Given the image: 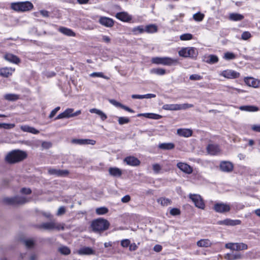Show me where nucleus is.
<instances>
[{
  "label": "nucleus",
  "mask_w": 260,
  "mask_h": 260,
  "mask_svg": "<svg viewBox=\"0 0 260 260\" xmlns=\"http://www.w3.org/2000/svg\"><path fill=\"white\" fill-rule=\"evenodd\" d=\"M26 156L27 154L25 152L20 150H14L7 153L5 157V161L9 164H13L23 160Z\"/></svg>",
  "instance_id": "obj_1"
},
{
  "label": "nucleus",
  "mask_w": 260,
  "mask_h": 260,
  "mask_svg": "<svg viewBox=\"0 0 260 260\" xmlns=\"http://www.w3.org/2000/svg\"><path fill=\"white\" fill-rule=\"evenodd\" d=\"M110 225L108 221L103 218H98L92 221L91 227L95 232H100L107 230Z\"/></svg>",
  "instance_id": "obj_2"
},
{
  "label": "nucleus",
  "mask_w": 260,
  "mask_h": 260,
  "mask_svg": "<svg viewBox=\"0 0 260 260\" xmlns=\"http://www.w3.org/2000/svg\"><path fill=\"white\" fill-rule=\"evenodd\" d=\"M33 5L31 3L26 1L24 2L12 3L11 8L17 12H25L31 10Z\"/></svg>",
  "instance_id": "obj_3"
},
{
  "label": "nucleus",
  "mask_w": 260,
  "mask_h": 260,
  "mask_svg": "<svg viewBox=\"0 0 260 260\" xmlns=\"http://www.w3.org/2000/svg\"><path fill=\"white\" fill-rule=\"evenodd\" d=\"M64 224L63 223H57L54 220L50 222H44L38 226L40 229H43L46 230H63Z\"/></svg>",
  "instance_id": "obj_4"
},
{
  "label": "nucleus",
  "mask_w": 260,
  "mask_h": 260,
  "mask_svg": "<svg viewBox=\"0 0 260 260\" xmlns=\"http://www.w3.org/2000/svg\"><path fill=\"white\" fill-rule=\"evenodd\" d=\"M151 62L153 63L157 64L171 66L177 63L178 62V60L168 57H155L152 58Z\"/></svg>",
  "instance_id": "obj_5"
},
{
  "label": "nucleus",
  "mask_w": 260,
  "mask_h": 260,
  "mask_svg": "<svg viewBox=\"0 0 260 260\" xmlns=\"http://www.w3.org/2000/svg\"><path fill=\"white\" fill-rule=\"evenodd\" d=\"M193 107L192 104L184 103L182 104H165L162 109L166 110L178 111L185 110Z\"/></svg>",
  "instance_id": "obj_6"
},
{
  "label": "nucleus",
  "mask_w": 260,
  "mask_h": 260,
  "mask_svg": "<svg viewBox=\"0 0 260 260\" xmlns=\"http://www.w3.org/2000/svg\"><path fill=\"white\" fill-rule=\"evenodd\" d=\"M4 201L8 205H17L25 204L28 202V200L24 197L16 196L13 198H6Z\"/></svg>",
  "instance_id": "obj_7"
},
{
  "label": "nucleus",
  "mask_w": 260,
  "mask_h": 260,
  "mask_svg": "<svg viewBox=\"0 0 260 260\" xmlns=\"http://www.w3.org/2000/svg\"><path fill=\"white\" fill-rule=\"evenodd\" d=\"M178 54L181 57L194 58L198 55V51L194 47H185L182 48L178 52Z\"/></svg>",
  "instance_id": "obj_8"
},
{
  "label": "nucleus",
  "mask_w": 260,
  "mask_h": 260,
  "mask_svg": "<svg viewBox=\"0 0 260 260\" xmlns=\"http://www.w3.org/2000/svg\"><path fill=\"white\" fill-rule=\"evenodd\" d=\"M225 247L233 251H240L246 250L248 246L243 243H228L225 244Z\"/></svg>",
  "instance_id": "obj_9"
},
{
  "label": "nucleus",
  "mask_w": 260,
  "mask_h": 260,
  "mask_svg": "<svg viewBox=\"0 0 260 260\" xmlns=\"http://www.w3.org/2000/svg\"><path fill=\"white\" fill-rule=\"evenodd\" d=\"M189 198L192 201L197 207L202 209H204L205 204L200 195L190 194Z\"/></svg>",
  "instance_id": "obj_10"
},
{
  "label": "nucleus",
  "mask_w": 260,
  "mask_h": 260,
  "mask_svg": "<svg viewBox=\"0 0 260 260\" xmlns=\"http://www.w3.org/2000/svg\"><path fill=\"white\" fill-rule=\"evenodd\" d=\"M213 209L216 212L223 213L229 212L231 210V207L227 204L218 203L214 205Z\"/></svg>",
  "instance_id": "obj_11"
},
{
  "label": "nucleus",
  "mask_w": 260,
  "mask_h": 260,
  "mask_svg": "<svg viewBox=\"0 0 260 260\" xmlns=\"http://www.w3.org/2000/svg\"><path fill=\"white\" fill-rule=\"evenodd\" d=\"M218 225H224L227 226H235L240 225L241 223V221L239 219H231L226 218L222 220H219L217 222Z\"/></svg>",
  "instance_id": "obj_12"
},
{
  "label": "nucleus",
  "mask_w": 260,
  "mask_h": 260,
  "mask_svg": "<svg viewBox=\"0 0 260 260\" xmlns=\"http://www.w3.org/2000/svg\"><path fill=\"white\" fill-rule=\"evenodd\" d=\"M219 75L228 79H235L240 76L239 73L232 70L223 71Z\"/></svg>",
  "instance_id": "obj_13"
},
{
  "label": "nucleus",
  "mask_w": 260,
  "mask_h": 260,
  "mask_svg": "<svg viewBox=\"0 0 260 260\" xmlns=\"http://www.w3.org/2000/svg\"><path fill=\"white\" fill-rule=\"evenodd\" d=\"M74 109L73 108H67L62 113L58 114L55 118V120L62 119V118H69L74 117Z\"/></svg>",
  "instance_id": "obj_14"
},
{
  "label": "nucleus",
  "mask_w": 260,
  "mask_h": 260,
  "mask_svg": "<svg viewBox=\"0 0 260 260\" xmlns=\"http://www.w3.org/2000/svg\"><path fill=\"white\" fill-rule=\"evenodd\" d=\"M48 173L51 175H54L58 177H63L67 176L69 172L68 170H62L53 168L48 169Z\"/></svg>",
  "instance_id": "obj_15"
},
{
  "label": "nucleus",
  "mask_w": 260,
  "mask_h": 260,
  "mask_svg": "<svg viewBox=\"0 0 260 260\" xmlns=\"http://www.w3.org/2000/svg\"><path fill=\"white\" fill-rule=\"evenodd\" d=\"M233 164L229 161H222L220 164V170L224 172H230L233 170Z\"/></svg>",
  "instance_id": "obj_16"
},
{
  "label": "nucleus",
  "mask_w": 260,
  "mask_h": 260,
  "mask_svg": "<svg viewBox=\"0 0 260 260\" xmlns=\"http://www.w3.org/2000/svg\"><path fill=\"white\" fill-rule=\"evenodd\" d=\"M99 22L101 25L107 27H111L114 25V21L112 19L105 16L101 17Z\"/></svg>",
  "instance_id": "obj_17"
},
{
  "label": "nucleus",
  "mask_w": 260,
  "mask_h": 260,
  "mask_svg": "<svg viewBox=\"0 0 260 260\" xmlns=\"http://www.w3.org/2000/svg\"><path fill=\"white\" fill-rule=\"evenodd\" d=\"M72 143L78 145H93L95 144V141L91 139H73L72 140Z\"/></svg>",
  "instance_id": "obj_18"
},
{
  "label": "nucleus",
  "mask_w": 260,
  "mask_h": 260,
  "mask_svg": "<svg viewBox=\"0 0 260 260\" xmlns=\"http://www.w3.org/2000/svg\"><path fill=\"white\" fill-rule=\"evenodd\" d=\"M177 167L184 173L190 174L192 172V168L188 164L184 162H178Z\"/></svg>",
  "instance_id": "obj_19"
},
{
  "label": "nucleus",
  "mask_w": 260,
  "mask_h": 260,
  "mask_svg": "<svg viewBox=\"0 0 260 260\" xmlns=\"http://www.w3.org/2000/svg\"><path fill=\"white\" fill-rule=\"evenodd\" d=\"M124 161L128 165L137 166L139 165L140 160L134 156H127L125 157Z\"/></svg>",
  "instance_id": "obj_20"
},
{
  "label": "nucleus",
  "mask_w": 260,
  "mask_h": 260,
  "mask_svg": "<svg viewBox=\"0 0 260 260\" xmlns=\"http://www.w3.org/2000/svg\"><path fill=\"white\" fill-rule=\"evenodd\" d=\"M15 71V69L12 68H2L0 69V75L4 77H8L12 75Z\"/></svg>",
  "instance_id": "obj_21"
},
{
  "label": "nucleus",
  "mask_w": 260,
  "mask_h": 260,
  "mask_svg": "<svg viewBox=\"0 0 260 260\" xmlns=\"http://www.w3.org/2000/svg\"><path fill=\"white\" fill-rule=\"evenodd\" d=\"M4 58L8 61L15 64H18L20 62V59L17 56L11 53L5 54Z\"/></svg>",
  "instance_id": "obj_22"
},
{
  "label": "nucleus",
  "mask_w": 260,
  "mask_h": 260,
  "mask_svg": "<svg viewBox=\"0 0 260 260\" xmlns=\"http://www.w3.org/2000/svg\"><path fill=\"white\" fill-rule=\"evenodd\" d=\"M207 150L208 153L211 155H215L219 152L220 149L217 145L209 144L207 147Z\"/></svg>",
  "instance_id": "obj_23"
},
{
  "label": "nucleus",
  "mask_w": 260,
  "mask_h": 260,
  "mask_svg": "<svg viewBox=\"0 0 260 260\" xmlns=\"http://www.w3.org/2000/svg\"><path fill=\"white\" fill-rule=\"evenodd\" d=\"M244 81L247 85L253 87H257L259 84V82L257 80L251 77L245 78L244 79Z\"/></svg>",
  "instance_id": "obj_24"
},
{
  "label": "nucleus",
  "mask_w": 260,
  "mask_h": 260,
  "mask_svg": "<svg viewBox=\"0 0 260 260\" xmlns=\"http://www.w3.org/2000/svg\"><path fill=\"white\" fill-rule=\"evenodd\" d=\"M77 252L80 255H91L95 254L94 250L89 247H83L80 248Z\"/></svg>",
  "instance_id": "obj_25"
},
{
  "label": "nucleus",
  "mask_w": 260,
  "mask_h": 260,
  "mask_svg": "<svg viewBox=\"0 0 260 260\" xmlns=\"http://www.w3.org/2000/svg\"><path fill=\"white\" fill-rule=\"evenodd\" d=\"M58 31L62 33V34L66 35L69 37H74L75 36V33L71 29L60 26L58 29Z\"/></svg>",
  "instance_id": "obj_26"
},
{
  "label": "nucleus",
  "mask_w": 260,
  "mask_h": 260,
  "mask_svg": "<svg viewBox=\"0 0 260 260\" xmlns=\"http://www.w3.org/2000/svg\"><path fill=\"white\" fill-rule=\"evenodd\" d=\"M116 17L122 21L125 22L129 21L131 20V17L126 12H119L116 14Z\"/></svg>",
  "instance_id": "obj_27"
},
{
  "label": "nucleus",
  "mask_w": 260,
  "mask_h": 260,
  "mask_svg": "<svg viewBox=\"0 0 260 260\" xmlns=\"http://www.w3.org/2000/svg\"><path fill=\"white\" fill-rule=\"evenodd\" d=\"M177 133L180 136L189 137L192 135V132L189 129L180 128L177 129Z\"/></svg>",
  "instance_id": "obj_28"
},
{
  "label": "nucleus",
  "mask_w": 260,
  "mask_h": 260,
  "mask_svg": "<svg viewBox=\"0 0 260 260\" xmlns=\"http://www.w3.org/2000/svg\"><path fill=\"white\" fill-rule=\"evenodd\" d=\"M197 245L200 247H209L212 245V243L208 239H201L197 242Z\"/></svg>",
  "instance_id": "obj_29"
},
{
  "label": "nucleus",
  "mask_w": 260,
  "mask_h": 260,
  "mask_svg": "<svg viewBox=\"0 0 260 260\" xmlns=\"http://www.w3.org/2000/svg\"><path fill=\"white\" fill-rule=\"evenodd\" d=\"M89 112L91 113H95L98 115L100 117L102 121H104L107 118L106 114L105 113H104L102 111L99 109L96 108L90 109L89 110Z\"/></svg>",
  "instance_id": "obj_30"
},
{
  "label": "nucleus",
  "mask_w": 260,
  "mask_h": 260,
  "mask_svg": "<svg viewBox=\"0 0 260 260\" xmlns=\"http://www.w3.org/2000/svg\"><path fill=\"white\" fill-rule=\"evenodd\" d=\"M20 129L24 132H28L33 134H38L39 133V131L38 130L33 127H31L27 125L21 126Z\"/></svg>",
  "instance_id": "obj_31"
},
{
  "label": "nucleus",
  "mask_w": 260,
  "mask_h": 260,
  "mask_svg": "<svg viewBox=\"0 0 260 260\" xmlns=\"http://www.w3.org/2000/svg\"><path fill=\"white\" fill-rule=\"evenodd\" d=\"M239 109L247 112H256L258 110V108L255 106L246 105L240 106Z\"/></svg>",
  "instance_id": "obj_32"
},
{
  "label": "nucleus",
  "mask_w": 260,
  "mask_h": 260,
  "mask_svg": "<svg viewBox=\"0 0 260 260\" xmlns=\"http://www.w3.org/2000/svg\"><path fill=\"white\" fill-rule=\"evenodd\" d=\"M158 147L162 150H171L174 148L175 145L173 143H163L159 144Z\"/></svg>",
  "instance_id": "obj_33"
},
{
  "label": "nucleus",
  "mask_w": 260,
  "mask_h": 260,
  "mask_svg": "<svg viewBox=\"0 0 260 260\" xmlns=\"http://www.w3.org/2000/svg\"><path fill=\"white\" fill-rule=\"evenodd\" d=\"M156 95L152 93H148L144 95L133 94L132 98L134 99H151L155 98Z\"/></svg>",
  "instance_id": "obj_34"
},
{
  "label": "nucleus",
  "mask_w": 260,
  "mask_h": 260,
  "mask_svg": "<svg viewBox=\"0 0 260 260\" xmlns=\"http://www.w3.org/2000/svg\"><path fill=\"white\" fill-rule=\"evenodd\" d=\"M244 19V16L238 13H233L229 15V19L232 21H240Z\"/></svg>",
  "instance_id": "obj_35"
},
{
  "label": "nucleus",
  "mask_w": 260,
  "mask_h": 260,
  "mask_svg": "<svg viewBox=\"0 0 260 260\" xmlns=\"http://www.w3.org/2000/svg\"><path fill=\"white\" fill-rule=\"evenodd\" d=\"M109 172L111 176L114 177H120L122 174L121 171L118 168H110Z\"/></svg>",
  "instance_id": "obj_36"
},
{
  "label": "nucleus",
  "mask_w": 260,
  "mask_h": 260,
  "mask_svg": "<svg viewBox=\"0 0 260 260\" xmlns=\"http://www.w3.org/2000/svg\"><path fill=\"white\" fill-rule=\"evenodd\" d=\"M145 31L147 33H154L157 31V26L155 24L147 25L145 27Z\"/></svg>",
  "instance_id": "obj_37"
},
{
  "label": "nucleus",
  "mask_w": 260,
  "mask_h": 260,
  "mask_svg": "<svg viewBox=\"0 0 260 260\" xmlns=\"http://www.w3.org/2000/svg\"><path fill=\"white\" fill-rule=\"evenodd\" d=\"M5 100L9 101H15L19 99V96L18 94L13 93L6 94L4 96Z\"/></svg>",
  "instance_id": "obj_38"
},
{
  "label": "nucleus",
  "mask_w": 260,
  "mask_h": 260,
  "mask_svg": "<svg viewBox=\"0 0 260 260\" xmlns=\"http://www.w3.org/2000/svg\"><path fill=\"white\" fill-rule=\"evenodd\" d=\"M157 202L163 206H167L170 205L171 201L169 199L166 198H160L157 199Z\"/></svg>",
  "instance_id": "obj_39"
},
{
  "label": "nucleus",
  "mask_w": 260,
  "mask_h": 260,
  "mask_svg": "<svg viewBox=\"0 0 260 260\" xmlns=\"http://www.w3.org/2000/svg\"><path fill=\"white\" fill-rule=\"evenodd\" d=\"M132 31L135 35L142 34L145 32V28L143 25H139L134 27L132 29Z\"/></svg>",
  "instance_id": "obj_40"
},
{
  "label": "nucleus",
  "mask_w": 260,
  "mask_h": 260,
  "mask_svg": "<svg viewBox=\"0 0 260 260\" xmlns=\"http://www.w3.org/2000/svg\"><path fill=\"white\" fill-rule=\"evenodd\" d=\"M151 73L158 75H164L166 74V70L161 68L153 69L151 70Z\"/></svg>",
  "instance_id": "obj_41"
},
{
  "label": "nucleus",
  "mask_w": 260,
  "mask_h": 260,
  "mask_svg": "<svg viewBox=\"0 0 260 260\" xmlns=\"http://www.w3.org/2000/svg\"><path fill=\"white\" fill-rule=\"evenodd\" d=\"M218 61V57L214 55H210L208 57V59L206 60V62L209 63H216Z\"/></svg>",
  "instance_id": "obj_42"
},
{
  "label": "nucleus",
  "mask_w": 260,
  "mask_h": 260,
  "mask_svg": "<svg viewBox=\"0 0 260 260\" xmlns=\"http://www.w3.org/2000/svg\"><path fill=\"white\" fill-rule=\"evenodd\" d=\"M95 212L98 215H104L108 213V209L105 207H100L96 209Z\"/></svg>",
  "instance_id": "obj_43"
},
{
  "label": "nucleus",
  "mask_w": 260,
  "mask_h": 260,
  "mask_svg": "<svg viewBox=\"0 0 260 260\" xmlns=\"http://www.w3.org/2000/svg\"><path fill=\"white\" fill-rule=\"evenodd\" d=\"M204 14L198 12L193 15V19L196 21H201L204 19Z\"/></svg>",
  "instance_id": "obj_44"
},
{
  "label": "nucleus",
  "mask_w": 260,
  "mask_h": 260,
  "mask_svg": "<svg viewBox=\"0 0 260 260\" xmlns=\"http://www.w3.org/2000/svg\"><path fill=\"white\" fill-rule=\"evenodd\" d=\"M236 56L235 54L230 52H227L225 53L223 56V58L225 60H228L234 59L236 58Z\"/></svg>",
  "instance_id": "obj_45"
},
{
  "label": "nucleus",
  "mask_w": 260,
  "mask_h": 260,
  "mask_svg": "<svg viewBox=\"0 0 260 260\" xmlns=\"http://www.w3.org/2000/svg\"><path fill=\"white\" fill-rule=\"evenodd\" d=\"M59 251L63 254L68 255L71 253L70 249L67 246H62L59 248Z\"/></svg>",
  "instance_id": "obj_46"
},
{
  "label": "nucleus",
  "mask_w": 260,
  "mask_h": 260,
  "mask_svg": "<svg viewBox=\"0 0 260 260\" xmlns=\"http://www.w3.org/2000/svg\"><path fill=\"white\" fill-rule=\"evenodd\" d=\"M146 117L153 119H159L161 118V116L154 113H146Z\"/></svg>",
  "instance_id": "obj_47"
},
{
  "label": "nucleus",
  "mask_w": 260,
  "mask_h": 260,
  "mask_svg": "<svg viewBox=\"0 0 260 260\" xmlns=\"http://www.w3.org/2000/svg\"><path fill=\"white\" fill-rule=\"evenodd\" d=\"M118 123L120 125L128 123L130 120L128 118L126 117H119L118 120Z\"/></svg>",
  "instance_id": "obj_48"
},
{
  "label": "nucleus",
  "mask_w": 260,
  "mask_h": 260,
  "mask_svg": "<svg viewBox=\"0 0 260 260\" xmlns=\"http://www.w3.org/2000/svg\"><path fill=\"white\" fill-rule=\"evenodd\" d=\"M90 76L92 77H101L106 79H108V77L105 76L102 72H93L90 74Z\"/></svg>",
  "instance_id": "obj_49"
},
{
  "label": "nucleus",
  "mask_w": 260,
  "mask_h": 260,
  "mask_svg": "<svg viewBox=\"0 0 260 260\" xmlns=\"http://www.w3.org/2000/svg\"><path fill=\"white\" fill-rule=\"evenodd\" d=\"M180 39L182 41L190 40L192 39V35L190 34H184L180 36Z\"/></svg>",
  "instance_id": "obj_50"
},
{
  "label": "nucleus",
  "mask_w": 260,
  "mask_h": 260,
  "mask_svg": "<svg viewBox=\"0 0 260 260\" xmlns=\"http://www.w3.org/2000/svg\"><path fill=\"white\" fill-rule=\"evenodd\" d=\"M24 243L27 248H31L34 245V241L32 239L24 240Z\"/></svg>",
  "instance_id": "obj_51"
},
{
  "label": "nucleus",
  "mask_w": 260,
  "mask_h": 260,
  "mask_svg": "<svg viewBox=\"0 0 260 260\" xmlns=\"http://www.w3.org/2000/svg\"><path fill=\"white\" fill-rule=\"evenodd\" d=\"M131 242L128 239H124L121 241V245L124 248L129 247Z\"/></svg>",
  "instance_id": "obj_52"
},
{
  "label": "nucleus",
  "mask_w": 260,
  "mask_h": 260,
  "mask_svg": "<svg viewBox=\"0 0 260 260\" xmlns=\"http://www.w3.org/2000/svg\"><path fill=\"white\" fill-rule=\"evenodd\" d=\"M170 213L174 216L178 215L180 214V211L179 209L174 208L171 209Z\"/></svg>",
  "instance_id": "obj_53"
},
{
  "label": "nucleus",
  "mask_w": 260,
  "mask_h": 260,
  "mask_svg": "<svg viewBox=\"0 0 260 260\" xmlns=\"http://www.w3.org/2000/svg\"><path fill=\"white\" fill-rule=\"evenodd\" d=\"M251 37V34L248 31H244L241 35L242 39L246 40Z\"/></svg>",
  "instance_id": "obj_54"
},
{
  "label": "nucleus",
  "mask_w": 260,
  "mask_h": 260,
  "mask_svg": "<svg viewBox=\"0 0 260 260\" xmlns=\"http://www.w3.org/2000/svg\"><path fill=\"white\" fill-rule=\"evenodd\" d=\"M202 78V77L198 74H192L189 77V79L191 80H200Z\"/></svg>",
  "instance_id": "obj_55"
},
{
  "label": "nucleus",
  "mask_w": 260,
  "mask_h": 260,
  "mask_svg": "<svg viewBox=\"0 0 260 260\" xmlns=\"http://www.w3.org/2000/svg\"><path fill=\"white\" fill-rule=\"evenodd\" d=\"M60 107H56L55 109H54L50 113L49 116V117L50 118H53L55 115V114H56V113L60 110Z\"/></svg>",
  "instance_id": "obj_56"
},
{
  "label": "nucleus",
  "mask_w": 260,
  "mask_h": 260,
  "mask_svg": "<svg viewBox=\"0 0 260 260\" xmlns=\"http://www.w3.org/2000/svg\"><path fill=\"white\" fill-rule=\"evenodd\" d=\"M15 126L14 124L2 123V128L5 129H11Z\"/></svg>",
  "instance_id": "obj_57"
},
{
  "label": "nucleus",
  "mask_w": 260,
  "mask_h": 260,
  "mask_svg": "<svg viewBox=\"0 0 260 260\" xmlns=\"http://www.w3.org/2000/svg\"><path fill=\"white\" fill-rule=\"evenodd\" d=\"M20 192L23 194H29L31 193V190L29 188H22L20 190Z\"/></svg>",
  "instance_id": "obj_58"
},
{
  "label": "nucleus",
  "mask_w": 260,
  "mask_h": 260,
  "mask_svg": "<svg viewBox=\"0 0 260 260\" xmlns=\"http://www.w3.org/2000/svg\"><path fill=\"white\" fill-rule=\"evenodd\" d=\"M153 170L155 173H158L161 169V167L158 164L153 165Z\"/></svg>",
  "instance_id": "obj_59"
},
{
  "label": "nucleus",
  "mask_w": 260,
  "mask_h": 260,
  "mask_svg": "<svg viewBox=\"0 0 260 260\" xmlns=\"http://www.w3.org/2000/svg\"><path fill=\"white\" fill-rule=\"evenodd\" d=\"M243 257V255L240 253H233V260L241 259Z\"/></svg>",
  "instance_id": "obj_60"
},
{
  "label": "nucleus",
  "mask_w": 260,
  "mask_h": 260,
  "mask_svg": "<svg viewBox=\"0 0 260 260\" xmlns=\"http://www.w3.org/2000/svg\"><path fill=\"white\" fill-rule=\"evenodd\" d=\"M65 212H66V209H65V208L64 207H63V206H61V207L59 208V209L58 210V211H57V215H61L63 214Z\"/></svg>",
  "instance_id": "obj_61"
},
{
  "label": "nucleus",
  "mask_w": 260,
  "mask_h": 260,
  "mask_svg": "<svg viewBox=\"0 0 260 260\" xmlns=\"http://www.w3.org/2000/svg\"><path fill=\"white\" fill-rule=\"evenodd\" d=\"M131 200V197L129 195H126L121 199V202L124 203L128 202Z\"/></svg>",
  "instance_id": "obj_62"
},
{
  "label": "nucleus",
  "mask_w": 260,
  "mask_h": 260,
  "mask_svg": "<svg viewBox=\"0 0 260 260\" xmlns=\"http://www.w3.org/2000/svg\"><path fill=\"white\" fill-rule=\"evenodd\" d=\"M42 146L44 148L48 149V148H49L51 146V144L50 142H43L42 143Z\"/></svg>",
  "instance_id": "obj_63"
},
{
  "label": "nucleus",
  "mask_w": 260,
  "mask_h": 260,
  "mask_svg": "<svg viewBox=\"0 0 260 260\" xmlns=\"http://www.w3.org/2000/svg\"><path fill=\"white\" fill-rule=\"evenodd\" d=\"M251 129L255 132L260 133V124L259 125H253Z\"/></svg>",
  "instance_id": "obj_64"
}]
</instances>
